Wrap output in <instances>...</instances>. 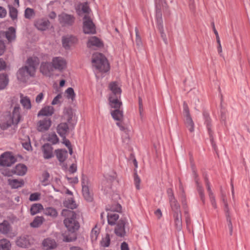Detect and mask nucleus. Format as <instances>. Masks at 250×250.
<instances>
[{"label":"nucleus","mask_w":250,"mask_h":250,"mask_svg":"<svg viewBox=\"0 0 250 250\" xmlns=\"http://www.w3.org/2000/svg\"><path fill=\"white\" fill-rule=\"evenodd\" d=\"M122 209V207L120 205L118 204H116L112 206L111 208V212H120L121 211Z\"/></svg>","instance_id":"53"},{"label":"nucleus","mask_w":250,"mask_h":250,"mask_svg":"<svg viewBox=\"0 0 250 250\" xmlns=\"http://www.w3.org/2000/svg\"><path fill=\"white\" fill-rule=\"evenodd\" d=\"M70 127L66 123H61L57 126V133L61 137H64L69 132Z\"/></svg>","instance_id":"21"},{"label":"nucleus","mask_w":250,"mask_h":250,"mask_svg":"<svg viewBox=\"0 0 250 250\" xmlns=\"http://www.w3.org/2000/svg\"><path fill=\"white\" fill-rule=\"evenodd\" d=\"M79 15H84L83 31L85 34H94L96 33V27L90 16V10L86 3L79 4L77 8Z\"/></svg>","instance_id":"2"},{"label":"nucleus","mask_w":250,"mask_h":250,"mask_svg":"<svg viewBox=\"0 0 250 250\" xmlns=\"http://www.w3.org/2000/svg\"><path fill=\"white\" fill-rule=\"evenodd\" d=\"M5 37L9 42H11L16 39V30L13 27L8 28L6 31L0 32V38Z\"/></svg>","instance_id":"13"},{"label":"nucleus","mask_w":250,"mask_h":250,"mask_svg":"<svg viewBox=\"0 0 250 250\" xmlns=\"http://www.w3.org/2000/svg\"><path fill=\"white\" fill-rule=\"evenodd\" d=\"M126 223L125 220H120L115 229V232L118 236L123 237L125 235V226Z\"/></svg>","instance_id":"20"},{"label":"nucleus","mask_w":250,"mask_h":250,"mask_svg":"<svg viewBox=\"0 0 250 250\" xmlns=\"http://www.w3.org/2000/svg\"><path fill=\"white\" fill-rule=\"evenodd\" d=\"M27 171L26 167L21 164L17 165L14 168L13 171L9 170L7 168L1 169V173L4 176H10L13 174H16L18 175H24Z\"/></svg>","instance_id":"8"},{"label":"nucleus","mask_w":250,"mask_h":250,"mask_svg":"<svg viewBox=\"0 0 250 250\" xmlns=\"http://www.w3.org/2000/svg\"><path fill=\"white\" fill-rule=\"evenodd\" d=\"M51 63L54 70L62 72L67 68V62L62 57H55L52 59Z\"/></svg>","instance_id":"7"},{"label":"nucleus","mask_w":250,"mask_h":250,"mask_svg":"<svg viewBox=\"0 0 250 250\" xmlns=\"http://www.w3.org/2000/svg\"><path fill=\"white\" fill-rule=\"evenodd\" d=\"M6 67L5 62L2 59L0 58V71L3 70Z\"/></svg>","instance_id":"61"},{"label":"nucleus","mask_w":250,"mask_h":250,"mask_svg":"<svg viewBox=\"0 0 250 250\" xmlns=\"http://www.w3.org/2000/svg\"><path fill=\"white\" fill-rule=\"evenodd\" d=\"M66 97L68 99H71L72 101L74 100L75 97V94L74 93V90L71 87H69L67 88L65 92Z\"/></svg>","instance_id":"46"},{"label":"nucleus","mask_w":250,"mask_h":250,"mask_svg":"<svg viewBox=\"0 0 250 250\" xmlns=\"http://www.w3.org/2000/svg\"><path fill=\"white\" fill-rule=\"evenodd\" d=\"M184 113L185 116H190L189 111L187 104H184Z\"/></svg>","instance_id":"60"},{"label":"nucleus","mask_w":250,"mask_h":250,"mask_svg":"<svg viewBox=\"0 0 250 250\" xmlns=\"http://www.w3.org/2000/svg\"><path fill=\"white\" fill-rule=\"evenodd\" d=\"M108 87L111 91V93L109 95L121 97L122 90L120 86L117 82H111L109 83Z\"/></svg>","instance_id":"22"},{"label":"nucleus","mask_w":250,"mask_h":250,"mask_svg":"<svg viewBox=\"0 0 250 250\" xmlns=\"http://www.w3.org/2000/svg\"><path fill=\"white\" fill-rule=\"evenodd\" d=\"M17 245L22 248L27 247L29 245V240L25 236L20 237L16 241Z\"/></svg>","instance_id":"35"},{"label":"nucleus","mask_w":250,"mask_h":250,"mask_svg":"<svg viewBox=\"0 0 250 250\" xmlns=\"http://www.w3.org/2000/svg\"><path fill=\"white\" fill-rule=\"evenodd\" d=\"M54 112V108L51 105H46L42 108L38 113V117L52 116Z\"/></svg>","instance_id":"24"},{"label":"nucleus","mask_w":250,"mask_h":250,"mask_svg":"<svg viewBox=\"0 0 250 250\" xmlns=\"http://www.w3.org/2000/svg\"><path fill=\"white\" fill-rule=\"evenodd\" d=\"M110 237L108 234H106V236L102 239L101 241V245L102 246L104 247H108L110 244Z\"/></svg>","instance_id":"50"},{"label":"nucleus","mask_w":250,"mask_h":250,"mask_svg":"<svg viewBox=\"0 0 250 250\" xmlns=\"http://www.w3.org/2000/svg\"><path fill=\"white\" fill-rule=\"evenodd\" d=\"M47 140L53 144H56L58 142L59 138L55 133H51L49 134Z\"/></svg>","instance_id":"47"},{"label":"nucleus","mask_w":250,"mask_h":250,"mask_svg":"<svg viewBox=\"0 0 250 250\" xmlns=\"http://www.w3.org/2000/svg\"><path fill=\"white\" fill-rule=\"evenodd\" d=\"M39 63L38 57L32 56L29 57L24 66L21 68L17 73V79L20 83H26L30 77L35 76L36 67Z\"/></svg>","instance_id":"1"},{"label":"nucleus","mask_w":250,"mask_h":250,"mask_svg":"<svg viewBox=\"0 0 250 250\" xmlns=\"http://www.w3.org/2000/svg\"><path fill=\"white\" fill-rule=\"evenodd\" d=\"M62 138V143L67 147L71 146L70 141L66 138V136Z\"/></svg>","instance_id":"59"},{"label":"nucleus","mask_w":250,"mask_h":250,"mask_svg":"<svg viewBox=\"0 0 250 250\" xmlns=\"http://www.w3.org/2000/svg\"><path fill=\"white\" fill-rule=\"evenodd\" d=\"M43 213L52 217H56L58 215L57 210L53 208L48 207L43 209Z\"/></svg>","instance_id":"36"},{"label":"nucleus","mask_w":250,"mask_h":250,"mask_svg":"<svg viewBox=\"0 0 250 250\" xmlns=\"http://www.w3.org/2000/svg\"><path fill=\"white\" fill-rule=\"evenodd\" d=\"M64 206L68 208L74 209L76 208L77 205L72 197L66 199L63 203Z\"/></svg>","instance_id":"42"},{"label":"nucleus","mask_w":250,"mask_h":250,"mask_svg":"<svg viewBox=\"0 0 250 250\" xmlns=\"http://www.w3.org/2000/svg\"><path fill=\"white\" fill-rule=\"evenodd\" d=\"M118 218L119 215L117 213L111 211L108 213L107 220L110 225H114Z\"/></svg>","instance_id":"34"},{"label":"nucleus","mask_w":250,"mask_h":250,"mask_svg":"<svg viewBox=\"0 0 250 250\" xmlns=\"http://www.w3.org/2000/svg\"><path fill=\"white\" fill-rule=\"evenodd\" d=\"M116 125L119 127L121 131L126 132L127 131V128L124 125L122 121H119L116 123Z\"/></svg>","instance_id":"54"},{"label":"nucleus","mask_w":250,"mask_h":250,"mask_svg":"<svg viewBox=\"0 0 250 250\" xmlns=\"http://www.w3.org/2000/svg\"><path fill=\"white\" fill-rule=\"evenodd\" d=\"M5 45L4 42L0 40V56L2 55L5 51Z\"/></svg>","instance_id":"55"},{"label":"nucleus","mask_w":250,"mask_h":250,"mask_svg":"<svg viewBox=\"0 0 250 250\" xmlns=\"http://www.w3.org/2000/svg\"><path fill=\"white\" fill-rule=\"evenodd\" d=\"M59 20L62 26L71 25L74 21V18L65 13H62L59 16Z\"/></svg>","instance_id":"15"},{"label":"nucleus","mask_w":250,"mask_h":250,"mask_svg":"<svg viewBox=\"0 0 250 250\" xmlns=\"http://www.w3.org/2000/svg\"><path fill=\"white\" fill-rule=\"evenodd\" d=\"M121 97L109 95V101L112 108H120L122 105V102L120 101Z\"/></svg>","instance_id":"25"},{"label":"nucleus","mask_w":250,"mask_h":250,"mask_svg":"<svg viewBox=\"0 0 250 250\" xmlns=\"http://www.w3.org/2000/svg\"><path fill=\"white\" fill-rule=\"evenodd\" d=\"M167 193L168 195L169 201L171 200L173 198H175L174 196L173 191L171 188H169L167 189Z\"/></svg>","instance_id":"57"},{"label":"nucleus","mask_w":250,"mask_h":250,"mask_svg":"<svg viewBox=\"0 0 250 250\" xmlns=\"http://www.w3.org/2000/svg\"><path fill=\"white\" fill-rule=\"evenodd\" d=\"M121 250H129L128 245L125 242H123L121 246Z\"/></svg>","instance_id":"62"},{"label":"nucleus","mask_w":250,"mask_h":250,"mask_svg":"<svg viewBox=\"0 0 250 250\" xmlns=\"http://www.w3.org/2000/svg\"><path fill=\"white\" fill-rule=\"evenodd\" d=\"M52 64L48 62H43L41 63L40 71L42 73L46 76H50L53 71Z\"/></svg>","instance_id":"19"},{"label":"nucleus","mask_w":250,"mask_h":250,"mask_svg":"<svg viewBox=\"0 0 250 250\" xmlns=\"http://www.w3.org/2000/svg\"><path fill=\"white\" fill-rule=\"evenodd\" d=\"M87 45L89 48H92L94 47L100 48L103 47L104 43L98 37L96 36H92L88 39Z\"/></svg>","instance_id":"18"},{"label":"nucleus","mask_w":250,"mask_h":250,"mask_svg":"<svg viewBox=\"0 0 250 250\" xmlns=\"http://www.w3.org/2000/svg\"><path fill=\"white\" fill-rule=\"evenodd\" d=\"M21 143L22 146L27 150H31L32 146H31L30 140L28 136L24 137V139H21Z\"/></svg>","instance_id":"37"},{"label":"nucleus","mask_w":250,"mask_h":250,"mask_svg":"<svg viewBox=\"0 0 250 250\" xmlns=\"http://www.w3.org/2000/svg\"><path fill=\"white\" fill-rule=\"evenodd\" d=\"M170 208L173 212L174 222L176 227L180 229L182 225V216L180 206L175 198L169 201Z\"/></svg>","instance_id":"6"},{"label":"nucleus","mask_w":250,"mask_h":250,"mask_svg":"<svg viewBox=\"0 0 250 250\" xmlns=\"http://www.w3.org/2000/svg\"><path fill=\"white\" fill-rule=\"evenodd\" d=\"M15 162V158L12 153L6 152L0 156V165L9 167Z\"/></svg>","instance_id":"11"},{"label":"nucleus","mask_w":250,"mask_h":250,"mask_svg":"<svg viewBox=\"0 0 250 250\" xmlns=\"http://www.w3.org/2000/svg\"><path fill=\"white\" fill-rule=\"evenodd\" d=\"M77 39L72 36H66L62 39V43L63 47L65 49H69L71 46L77 42Z\"/></svg>","instance_id":"16"},{"label":"nucleus","mask_w":250,"mask_h":250,"mask_svg":"<svg viewBox=\"0 0 250 250\" xmlns=\"http://www.w3.org/2000/svg\"><path fill=\"white\" fill-rule=\"evenodd\" d=\"M62 102V94H58L52 100V105L60 104Z\"/></svg>","instance_id":"48"},{"label":"nucleus","mask_w":250,"mask_h":250,"mask_svg":"<svg viewBox=\"0 0 250 250\" xmlns=\"http://www.w3.org/2000/svg\"><path fill=\"white\" fill-rule=\"evenodd\" d=\"M92 65L96 70L101 72H106L109 69V65L105 57L101 53L93 55Z\"/></svg>","instance_id":"5"},{"label":"nucleus","mask_w":250,"mask_h":250,"mask_svg":"<svg viewBox=\"0 0 250 250\" xmlns=\"http://www.w3.org/2000/svg\"><path fill=\"white\" fill-rule=\"evenodd\" d=\"M134 184L136 187V188L137 189H139L140 188V185L141 182V180L138 176V175L135 173L134 174Z\"/></svg>","instance_id":"52"},{"label":"nucleus","mask_w":250,"mask_h":250,"mask_svg":"<svg viewBox=\"0 0 250 250\" xmlns=\"http://www.w3.org/2000/svg\"><path fill=\"white\" fill-rule=\"evenodd\" d=\"M20 102L24 108L26 109H29L31 108V101L28 97L24 96L21 94L20 96Z\"/></svg>","instance_id":"31"},{"label":"nucleus","mask_w":250,"mask_h":250,"mask_svg":"<svg viewBox=\"0 0 250 250\" xmlns=\"http://www.w3.org/2000/svg\"><path fill=\"white\" fill-rule=\"evenodd\" d=\"M63 118L64 120L67 121L70 126H74L76 122L75 117L71 110H67L64 113Z\"/></svg>","instance_id":"23"},{"label":"nucleus","mask_w":250,"mask_h":250,"mask_svg":"<svg viewBox=\"0 0 250 250\" xmlns=\"http://www.w3.org/2000/svg\"><path fill=\"white\" fill-rule=\"evenodd\" d=\"M43 157L45 159H49L54 157L53 148L48 144H44L42 148Z\"/></svg>","instance_id":"17"},{"label":"nucleus","mask_w":250,"mask_h":250,"mask_svg":"<svg viewBox=\"0 0 250 250\" xmlns=\"http://www.w3.org/2000/svg\"><path fill=\"white\" fill-rule=\"evenodd\" d=\"M207 188H208V191L209 196L210 198L211 205L214 208H217V205H216V203L215 201L214 196H213V193H212V192L211 191L210 188L208 186V184H207Z\"/></svg>","instance_id":"49"},{"label":"nucleus","mask_w":250,"mask_h":250,"mask_svg":"<svg viewBox=\"0 0 250 250\" xmlns=\"http://www.w3.org/2000/svg\"><path fill=\"white\" fill-rule=\"evenodd\" d=\"M116 178V174L112 172L110 175L106 174L101 183L102 190L105 193L109 192L111 189L112 183Z\"/></svg>","instance_id":"9"},{"label":"nucleus","mask_w":250,"mask_h":250,"mask_svg":"<svg viewBox=\"0 0 250 250\" xmlns=\"http://www.w3.org/2000/svg\"><path fill=\"white\" fill-rule=\"evenodd\" d=\"M223 202H224V205H225L224 210L226 212V218H227V221L228 223V227H229V229L230 233V234H231V233L232 232L233 228H232V223H231V221L230 213L229 212V208H228V204L227 203V201L225 200V199L224 198H223Z\"/></svg>","instance_id":"26"},{"label":"nucleus","mask_w":250,"mask_h":250,"mask_svg":"<svg viewBox=\"0 0 250 250\" xmlns=\"http://www.w3.org/2000/svg\"><path fill=\"white\" fill-rule=\"evenodd\" d=\"M62 214L67 216L64 224L69 231L74 232L79 228V224L76 219V214L72 210L63 209Z\"/></svg>","instance_id":"4"},{"label":"nucleus","mask_w":250,"mask_h":250,"mask_svg":"<svg viewBox=\"0 0 250 250\" xmlns=\"http://www.w3.org/2000/svg\"><path fill=\"white\" fill-rule=\"evenodd\" d=\"M112 118L116 121H122L124 118L123 111L120 108H116L111 112Z\"/></svg>","instance_id":"30"},{"label":"nucleus","mask_w":250,"mask_h":250,"mask_svg":"<svg viewBox=\"0 0 250 250\" xmlns=\"http://www.w3.org/2000/svg\"><path fill=\"white\" fill-rule=\"evenodd\" d=\"M155 215L157 217L158 219H160L162 215V213L160 209H157L155 212H154Z\"/></svg>","instance_id":"64"},{"label":"nucleus","mask_w":250,"mask_h":250,"mask_svg":"<svg viewBox=\"0 0 250 250\" xmlns=\"http://www.w3.org/2000/svg\"><path fill=\"white\" fill-rule=\"evenodd\" d=\"M57 158L59 162H63L67 157V151L63 149H57L55 150Z\"/></svg>","instance_id":"29"},{"label":"nucleus","mask_w":250,"mask_h":250,"mask_svg":"<svg viewBox=\"0 0 250 250\" xmlns=\"http://www.w3.org/2000/svg\"><path fill=\"white\" fill-rule=\"evenodd\" d=\"M44 97V94L42 93L39 94L36 98V102L38 103L41 102Z\"/></svg>","instance_id":"58"},{"label":"nucleus","mask_w":250,"mask_h":250,"mask_svg":"<svg viewBox=\"0 0 250 250\" xmlns=\"http://www.w3.org/2000/svg\"><path fill=\"white\" fill-rule=\"evenodd\" d=\"M100 233V229L97 225L95 226L91 232V239L92 242L96 241Z\"/></svg>","instance_id":"44"},{"label":"nucleus","mask_w":250,"mask_h":250,"mask_svg":"<svg viewBox=\"0 0 250 250\" xmlns=\"http://www.w3.org/2000/svg\"><path fill=\"white\" fill-rule=\"evenodd\" d=\"M82 192L85 199L89 202L92 200V195L89 191L88 182L86 178H83L82 180Z\"/></svg>","instance_id":"14"},{"label":"nucleus","mask_w":250,"mask_h":250,"mask_svg":"<svg viewBox=\"0 0 250 250\" xmlns=\"http://www.w3.org/2000/svg\"><path fill=\"white\" fill-rule=\"evenodd\" d=\"M7 15V11L6 10L1 7L0 6V18H4L6 17Z\"/></svg>","instance_id":"56"},{"label":"nucleus","mask_w":250,"mask_h":250,"mask_svg":"<svg viewBox=\"0 0 250 250\" xmlns=\"http://www.w3.org/2000/svg\"><path fill=\"white\" fill-rule=\"evenodd\" d=\"M43 209V206L41 204H34L31 207L30 212L33 215L39 213Z\"/></svg>","instance_id":"40"},{"label":"nucleus","mask_w":250,"mask_h":250,"mask_svg":"<svg viewBox=\"0 0 250 250\" xmlns=\"http://www.w3.org/2000/svg\"><path fill=\"white\" fill-rule=\"evenodd\" d=\"M11 244L8 240L3 239L0 240V250H10Z\"/></svg>","instance_id":"39"},{"label":"nucleus","mask_w":250,"mask_h":250,"mask_svg":"<svg viewBox=\"0 0 250 250\" xmlns=\"http://www.w3.org/2000/svg\"><path fill=\"white\" fill-rule=\"evenodd\" d=\"M135 32H136V42L138 44L140 43L141 42V38L139 35V32L138 29L136 28H135Z\"/></svg>","instance_id":"63"},{"label":"nucleus","mask_w":250,"mask_h":250,"mask_svg":"<svg viewBox=\"0 0 250 250\" xmlns=\"http://www.w3.org/2000/svg\"><path fill=\"white\" fill-rule=\"evenodd\" d=\"M24 15L26 19L30 20L35 17L36 12L33 9L28 7L25 9Z\"/></svg>","instance_id":"38"},{"label":"nucleus","mask_w":250,"mask_h":250,"mask_svg":"<svg viewBox=\"0 0 250 250\" xmlns=\"http://www.w3.org/2000/svg\"><path fill=\"white\" fill-rule=\"evenodd\" d=\"M52 125V121L48 117L41 118L37 123V130L41 132L48 131Z\"/></svg>","instance_id":"10"},{"label":"nucleus","mask_w":250,"mask_h":250,"mask_svg":"<svg viewBox=\"0 0 250 250\" xmlns=\"http://www.w3.org/2000/svg\"><path fill=\"white\" fill-rule=\"evenodd\" d=\"M9 16L12 20H15L17 18L18 10L17 9L12 6H9Z\"/></svg>","instance_id":"45"},{"label":"nucleus","mask_w":250,"mask_h":250,"mask_svg":"<svg viewBox=\"0 0 250 250\" xmlns=\"http://www.w3.org/2000/svg\"><path fill=\"white\" fill-rule=\"evenodd\" d=\"M10 229V226L9 222L6 220H4L0 223V233L2 234H7Z\"/></svg>","instance_id":"32"},{"label":"nucleus","mask_w":250,"mask_h":250,"mask_svg":"<svg viewBox=\"0 0 250 250\" xmlns=\"http://www.w3.org/2000/svg\"><path fill=\"white\" fill-rule=\"evenodd\" d=\"M41 196V194L38 192H36L34 193H32L29 197V200L31 201H38L40 199Z\"/></svg>","instance_id":"51"},{"label":"nucleus","mask_w":250,"mask_h":250,"mask_svg":"<svg viewBox=\"0 0 250 250\" xmlns=\"http://www.w3.org/2000/svg\"><path fill=\"white\" fill-rule=\"evenodd\" d=\"M9 82L8 76L5 74H0V90L4 89Z\"/></svg>","instance_id":"33"},{"label":"nucleus","mask_w":250,"mask_h":250,"mask_svg":"<svg viewBox=\"0 0 250 250\" xmlns=\"http://www.w3.org/2000/svg\"><path fill=\"white\" fill-rule=\"evenodd\" d=\"M20 110L21 108L19 106H15L11 114L5 117L4 120L0 121V128L5 130L12 125H17L21 118Z\"/></svg>","instance_id":"3"},{"label":"nucleus","mask_w":250,"mask_h":250,"mask_svg":"<svg viewBox=\"0 0 250 250\" xmlns=\"http://www.w3.org/2000/svg\"><path fill=\"white\" fill-rule=\"evenodd\" d=\"M35 27L40 31H45L49 29L50 22L48 20L45 18H39L34 22Z\"/></svg>","instance_id":"12"},{"label":"nucleus","mask_w":250,"mask_h":250,"mask_svg":"<svg viewBox=\"0 0 250 250\" xmlns=\"http://www.w3.org/2000/svg\"><path fill=\"white\" fill-rule=\"evenodd\" d=\"M42 246L45 250H49L55 248L56 247V243L54 240L47 238L43 241Z\"/></svg>","instance_id":"28"},{"label":"nucleus","mask_w":250,"mask_h":250,"mask_svg":"<svg viewBox=\"0 0 250 250\" xmlns=\"http://www.w3.org/2000/svg\"><path fill=\"white\" fill-rule=\"evenodd\" d=\"M8 184L12 188H18L23 186L24 181L21 179L18 180L9 178L8 179Z\"/></svg>","instance_id":"27"},{"label":"nucleus","mask_w":250,"mask_h":250,"mask_svg":"<svg viewBox=\"0 0 250 250\" xmlns=\"http://www.w3.org/2000/svg\"><path fill=\"white\" fill-rule=\"evenodd\" d=\"M44 221V218L42 216H37L35 218L32 222L30 223V226L33 228H37L40 226Z\"/></svg>","instance_id":"41"},{"label":"nucleus","mask_w":250,"mask_h":250,"mask_svg":"<svg viewBox=\"0 0 250 250\" xmlns=\"http://www.w3.org/2000/svg\"><path fill=\"white\" fill-rule=\"evenodd\" d=\"M185 123L187 127L190 132H192L194 131V123L190 116H186Z\"/></svg>","instance_id":"43"}]
</instances>
